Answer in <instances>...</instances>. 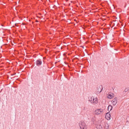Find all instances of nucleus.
<instances>
[{"instance_id": "423d86ee", "label": "nucleus", "mask_w": 129, "mask_h": 129, "mask_svg": "<svg viewBox=\"0 0 129 129\" xmlns=\"http://www.w3.org/2000/svg\"><path fill=\"white\" fill-rule=\"evenodd\" d=\"M117 98L115 97L112 101V103L114 105H115L117 103Z\"/></svg>"}, {"instance_id": "f257e3e1", "label": "nucleus", "mask_w": 129, "mask_h": 129, "mask_svg": "<svg viewBox=\"0 0 129 129\" xmlns=\"http://www.w3.org/2000/svg\"><path fill=\"white\" fill-rule=\"evenodd\" d=\"M89 101L91 103L95 105L97 103L98 100L96 98L92 96L89 100Z\"/></svg>"}, {"instance_id": "0eeeda50", "label": "nucleus", "mask_w": 129, "mask_h": 129, "mask_svg": "<svg viewBox=\"0 0 129 129\" xmlns=\"http://www.w3.org/2000/svg\"><path fill=\"white\" fill-rule=\"evenodd\" d=\"M110 115L109 114V113H107L106 114V115L105 116V117L106 119L107 120H109L110 119Z\"/></svg>"}, {"instance_id": "20e7f679", "label": "nucleus", "mask_w": 129, "mask_h": 129, "mask_svg": "<svg viewBox=\"0 0 129 129\" xmlns=\"http://www.w3.org/2000/svg\"><path fill=\"white\" fill-rule=\"evenodd\" d=\"M103 113V110L102 109L96 110L95 111V114L97 115L101 114Z\"/></svg>"}, {"instance_id": "9b49d317", "label": "nucleus", "mask_w": 129, "mask_h": 129, "mask_svg": "<svg viewBox=\"0 0 129 129\" xmlns=\"http://www.w3.org/2000/svg\"><path fill=\"white\" fill-rule=\"evenodd\" d=\"M129 88H125L124 90V91L125 92H127L129 90Z\"/></svg>"}, {"instance_id": "1a4fd4ad", "label": "nucleus", "mask_w": 129, "mask_h": 129, "mask_svg": "<svg viewBox=\"0 0 129 129\" xmlns=\"http://www.w3.org/2000/svg\"><path fill=\"white\" fill-rule=\"evenodd\" d=\"M112 109V107L110 106L109 105L108 107V110L109 111V110H110V111Z\"/></svg>"}, {"instance_id": "39448f33", "label": "nucleus", "mask_w": 129, "mask_h": 129, "mask_svg": "<svg viewBox=\"0 0 129 129\" xmlns=\"http://www.w3.org/2000/svg\"><path fill=\"white\" fill-rule=\"evenodd\" d=\"M42 63V62L40 59H39L37 60L36 62V64L37 66L39 67Z\"/></svg>"}, {"instance_id": "9d476101", "label": "nucleus", "mask_w": 129, "mask_h": 129, "mask_svg": "<svg viewBox=\"0 0 129 129\" xmlns=\"http://www.w3.org/2000/svg\"><path fill=\"white\" fill-rule=\"evenodd\" d=\"M112 97V96L111 94H109L108 95V98L109 99H111Z\"/></svg>"}, {"instance_id": "7ed1b4c3", "label": "nucleus", "mask_w": 129, "mask_h": 129, "mask_svg": "<svg viewBox=\"0 0 129 129\" xmlns=\"http://www.w3.org/2000/svg\"><path fill=\"white\" fill-rule=\"evenodd\" d=\"M103 89V87L102 86L100 85L97 88V89L96 90V92L98 93H99L102 91Z\"/></svg>"}, {"instance_id": "f03ea898", "label": "nucleus", "mask_w": 129, "mask_h": 129, "mask_svg": "<svg viewBox=\"0 0 129 129\" xmlns=\"http://www.w3.org/2000/svg\"><path fill=\"white\" fill-rule=\"evenodd\" d=\"M79 126L80 127V129H87V125L83 121H81L80 122Z\"/></svg>"}, {"instance_id": "6e6552de", "label": "nucleus", "mask_w": 129, "mask_h": 129, "mask_svg": "<svg viewBox=\"0 0 129 129\" xmlns=\"http://www.w3.org/2000/svg\"><path fill=\"white\" fill-rule=\"evenodd\" d=\"M109 125L108 124H106L105 127V129H109Z\"/></svg>"}]
</instances>
